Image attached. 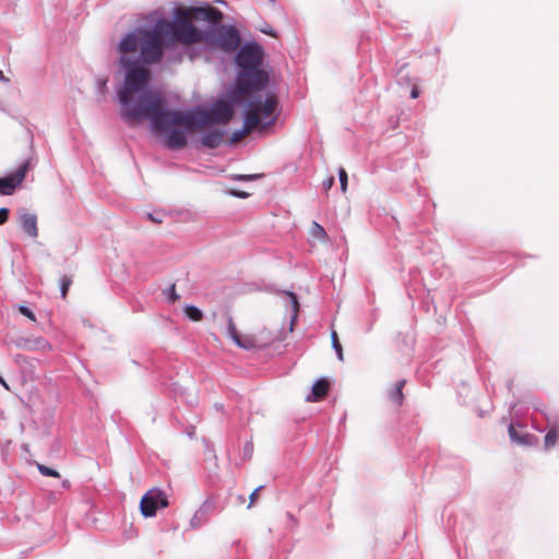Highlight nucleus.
I'll use <instances>...</instances> for the list:
<instances>
[{"instance_id":"obj_1","label":"nucleus","mask_w":559,"mask_h":559,"mask_svg":"<svg viewBox=\"0 0 559 559\" xmlns=\"http://www.w3.org/2000/svg\"><path fill=\"white\" fill-rule=\"evenodd\" d=\"M202 37L203 31L193 25L185 7L174 9L173 21L162 16L152 28L138 27L126 34L117 47L119 64L124 70L123 81L117 90L119 106L154 91L148 84L146 64L162 59L164 45L201 44Z\"/></svg>"},{"instance_id":"obj_2","label":"nucleus","mask_w":559,"mask_h":559,"mask_svg":"<svg viewBox=\"0 0 559 559\" xmlns=\"http://www.w3.org/2000/svg\"><path fill=\"white\" fill-rule=\"evenodd\" d=\"M120 116L129 126L148 120L151 130L163 135L166 147L180 150L188 144V135L193 131L213 123H227L233 117V108L218 100L207 109L174 110L159 92L153 91L120 105Z\"/></svg>"},{"instance_id":"obj_3","label":"nucleus","mask_w":559,"mask_h":559,"mask_svg":"<svg viewBox=\"0 0 559 559\" xmlns=\"http://www.w3.org/2000/svg\"><path fill=\"white\" fill-rule=\"evenodd\" d=\"M263 59V50L255 43H247L236 56V63L239 68L237 92L239 94L249 91H262L267 84L269 75L260 69Z\"/></svg>"},{"instance_id":"obj_4","label":"nucleus","mask_w":559,"mask_h":559,"mask_svg":"<svg viewBox=\"0 0 559 559\" xmlns=\"http://www.w3.org/2000/svg\"><path fill=\"white\" fill-rule=\"evenodd\" d=\"M277 99L274 95L267 94L263 97L259 94L252 97L245 109L243 126L233 133L231 141L241 140L258 127L265 129L273 124L277 118Z\"/></svg>"},{"instance_id":"obj_5","label":"nucleus","mask_w":559,"mask_h":559,"mask_svg":"<svg viewBox=\"0 0 559 559\" xmlns=\"http://www.w3.org/2000/svg\"><path fill=\"white\" fill-rule=\"evenodd\" d=\"M201 44L234 52L240 46V36L234 26L217 23L203 31Z\"/></svg>"},{"instance_id":"obj_6","label":"nucleus","mask_w":559,"mask_h":559,"mask_svg":"<svg viewBox=\"0 0 559 559\" xmlns=\"http://www.w3.org/2000/svg\"><path fill=\"white\" fill-rule=\"evenodd\" d=\"M166 507H168L167 495L159 488L150 489L140 501V510L144 518L155 516L159 508Z\"/></svg>"},{"instance_id":"obj_7","label":"nucleus","mask_w":559,"mask_h":559,"mask_svg":"<svg viewBox=\"0 0 559 559\" xmlns=\"http://www.w3.org/2000/svg\"><path fill=\"white\" fill-rule=\"evenodd\" d=\"M32 158L24 160L19 168L12 174L0 178V195H12L16 188H19L28 169L31 168Z\"/></svg>"},{"instance_id":"obj_8","label":"nucleus","mask_w":559,"mask_h":559,"mask_svg":"<svg viewBox=\"0 0 559 559\" xmlns=\"http://www.w3.org/2000/svg\"><path fill=\"white\" fill-rule=\"evenodd\" d=\"M192 19L205 21L211 25H215L223 19V13L211 5L203 7H185Z\"/></svg>"},{"instance_id":"obj_9","label":"nucleus","mask_w":559,"mask_h":559,"mask_svg":"<svg viewBox=\"0 0 559 559\" xmlns=\"http://www.w3.org/2000/svg\"><path fill=\"white\" fill-rule=\"evenodd\" d=\"M15 347L24 350H47L50 345L44 337H17L12 340Z\"/></svg>"},{"instance_id":"obj_10","label":"nucleus","mask_w":559,"mask_h":559,"mask_svg":"<svg viewBox=\"0 0 559 559\" xmlns=\"http://www.w3.org/2000/svg\"><path fill=\"white\" fill-rule=\"evenodd\" d=\"M224 135H225L224 130H219V129L209 130L202 135L201 144L204 147L216 148L223 142Z\"/></svg>"},{"instance_id":"obj_11","label":"nucleus","mask_w":559,"mask_h":559,"mask_svg":"<svg viewBox=\"0 0 559 559\" xmlns=\"http://www.w3.org/2000/svg\"><path fill=\"white\" fill-rule=\"evenodd\" d=\"M22 229L32 238L38 236L37 217L35 214L24 212L20 215Z\"/></svg>"},{"instance_id":"obj_12","label":"nucleus","mask_w":559,"mask_h":559,"mask_svg":"<svg viewBox=\"0 0 559 559\" xmlns=\"http://www.w3.org/2000/svg\"><path fill=\"white\" fill-rule=\"evenodd\" d=\"M227 334L234 341V343L240 348L249 349L253 346L252 341L250 338L242 340L240 337L236 329V325L230 317L228 318L227 321Z\"/></svg>"},{"instance_id":"obj_13","label":"nucleus","mask_w":559,"mask_h":559,"mask_svg":"<svg viewBox=\"0 0 559 559\" xmlns=\"http://www.w3.org/2000/svg\"><path fill=\"white\" fill-rule=\"evenodd\" d=\"M329 390V382L325 379H319L316 381V383L312 385V392L310 395L307 396L308 402H314L321 400L323 396L326 395Z\"/></svg>"},{"instance_id":"obj_14","label":"nucleus","mask_w":559,"mask_h":559,"mask_svg":"<svg viewBox=\"0 0 559 559\" xmlns=\"http://www.w3.org/2000/svg\"><path fill=\"white\" fill-rule=\"evenodd\" d=\"M405 380H399L394 388L390 391L389 397L390 400L395 403L397 406H401L403 404L404 395H403V388L405 385Z\"/></svg>"},{"instance_id":"obj_15","label":"nucleus","mask_w":559,"mask_h":559,"mask_svg":"<svg viewBox=\"0 0 559 559\" xmlns=\"http://www.w3.org/2000/svg\"><path fill=\"white\" fill-rule=\"evenodd\" d=\"M286 299H287V306L290 308L292 311V322L290 326H293L295 319L297 318L298 310H299V302L297 299V296L294 293H285ZM293 328H290L292 330Z\"/></svg>"},{"instance_id":"obj_16","label":"nucleus","mask_w":559,"mask_h":559,"mask_svg":"<svg viewBox=\"0 0 559 559\" xmlns=\"http://www.w3.org/2000/svg\"><path fill=\"white\" fill-rule=\"evenodd\" d=\"M508 432H509L510 439L518 444L530 445L532 443L531 442L532 436L528 433H524L521 437H516V429L514 428L513 425L509 426Z\"/></svg>"},{"instance_id":"obj_17","label":"nucleus","mask_w":559,"mask_h":559,"mask_svg":"<svg viewBox=\"0 0 559 559\" xmlns=\"http://www.w3.org/2000/svg\"><path fill=\"white\" fill-rule=\"evenodd\" d=\"M183 311L191 321L198 322L203 318L202 311L195 306L188 305L183 308Z\"/></svg>"},{"instance_id":"obj_18","label":"nucleus","mask_w":559,"mask_h":559,"mask_svg":"<svg viewBox=\"0 0 559 559\" xmlns=\"http://www.w3.org/2000/svg\"><path fill=\"white\" fill-rule=\"evenodd\" d=\"M310 233L312 237L320 240H325L328 238L325 229L317 222H312Z\"/></svg>"},{"instance_id":"obj_19","label":"nucleus","mask_w":559,"mask_h":559,"mask_svg":"<svg viewBox=\"0 0 559 559\" xmlns=\"http://www.w3.org/2000/svg\"><path fill=\"white\" fill-rule=\"evenodd\" d=\"M331 341H332V347L333 349L335 350L336 355H337V358L340 360H343L344 357H343V348H342V345L338 341V337H337V334L335 331H332L331 333Z\"/></svg>"},{"instance_id":"obj_20","label":"nucleus","mask_w":559,"mask_h":559,"mask_svg":"<svg viewBox=\"0 0 559 559\" xmlns=\"http://www.w3.org/2000/svg\"><path fill=\"white\" fill-rule=\"evenodd\" d=\"M557 439H558V432L556 429H550L546 436H545V448L546 449H549L551 447H554L557 442Z\"/></svg>"},{"instance_id":"obj_21","label":"nucleus","mask_w":559,"mask_h":559,"mask_svg":"<svg viewBox=\"0 0 559 559\" xmlns=\"http://www.w3.org/2000/svg\"><path fill=\"white\" fill-rule=\"evenodd\" d=\"M164 295L166 296L169 304H174L179 299V295L176 293L175 284L170 285L168 288L164 290Z\"/></svg>"},{"instance_id":"obj_22","label":"nucleus","mask_w":559,"mask_h":559,"mask_svg":"<svg viewBox=\"0 0 559 559\" xmlns=\"http://www.w3.org/2000/svg\"><path fill=\"white\" fill-rule=\"evenodd\" d=\"M72 284V281L70 277L68 276H62L61 280H60V293H61V297L62 298H66L67 294H68V290H69V287L71 286Z\"/></svg>"},{"instance_id":"obj_23","label":"nucleus","mask_w":559,"mask_h":559,"mask_svg":"<svg viewBox=\"0 0 559 559\" xmlns=\"http://www.w3.org/2000/svg\"><path fill=\"white\" fill-rule=\"evenodd\" d=\"M37 467H38L39 473L41 475H44V476H51V477H59L60 476L59 473L56 469H52V468H50L48 466H45L43 464H38Z\"/></svg>"},{"instance_id":"obj_24","label":"nucleus","mask_w":559,"mask_h":559,"mask_svg":"<svg viewBox=\"0 0 559 559\" xmlns=\"http://www.w3.org/2000/svg\"><path fill=\"white\" fill-rule=\"evenodd\" d=\"M108 79L99 76L96 79V87L99 94H104L107 88Z\"/></svg>"},{"instance_id":"obj_25","label":"nucleus","mask_w":559,"mask_h":559,"mask_svg":"<svg viewBox=\"0 0 559 559\" xmlns=\"http://www.w3.org/2000/svg\"><path fill=\"white\" fill-rule=\"evenodd\" d=\"M340 185L343 192L347 190V174L344 168L338 170Z\"/></svg>"},{"instance_id":"obj_26","label":"nucleus","mask_w":559,"mask_h":559,"mask_svg":"<svg viewBox=\"0 0 559 559\" xmlns=\"http://www.w3.org/2000/svg\"><path fill=\"white\" fill-rule=\"evenodd\" d=\"M19 311L23 316L27 317L29 320H32V321L36 320L34 312L28 307L21 305V306H19Z\"/></svg>"},{"instance_id":"obj_27","label":"nucleus","mask_w":559,"mask_h":559,"mask_svg":"<svg viewBox=\"0 0 559 559\" xmlns=\"http://www.w3.org/2000/svg\"><path fill=\"white\" fill-rule=\"evenodd\" d=\"M9 217V210L7 207L0 209V225L4 224Z\"/></svg>"},{"instance_id":"obj_28","label":"nucleus","mask_w":559,"mask_h":559,"mask_svg":"<svg viewBox=\"0 0 559 559\" xmlns=\"http://www.w3.org/2000/svg\"><path fill=\"white\" fill-rule=\"evenodd\" d=\"M257 177H258V175H238V176H235L234 179L242 180V181H250V180H254Z\"/></svg>"},{"instance_id":"obj_29","label":"nucleus","mask_w":559,"mask_h":559,"mask_svg":"<svg viewBox=\"0 0 559 559\" xmlns=\"http://www.w3.org/2000/svg\"><path fill=\"white\" fill-rule=\"evenodd\" d=\"M262 488H263V486H259V487H258V488H255V489L253 490V492L250 495V497H249V498H250V502H249L248 508H251V507H252V504L254 503V501H255V499H257V495H258V492H259Z\"/></svg>"},{"instance_id":"obj_30","label":"nucleus","mask_w":559,"mask_h":559,"mask_svg":"<svg viewBox=\"0 0 559 559\" xmlns=\"http://www.w3.org/2000/svg\"><path fill=\"white\" fill-rule=\"evenodd\" d=\"M334 185V177H330L325 179L322 183L324 190H330Z\"/></svg>"},{"instance_id":"obj_31","label":"nucleus","mask_w":559,"mask_h":559,"mask_svg":"<svg viewBox=\"0 0 559 559\" xmlns=\"http://www.w3.org/2000/svg\"><path fill=\"white\" fill-rule=\"evenodd\" d=\"M230 194L234 197H237V198H241V199H246L249 197V193H247L245 191H238V190L230 191Z\"/></svg>"},{"instance_id":"obj_32","label":"nucleus","mask_w":559,"mask_h":559,"mask_svg":"<svg viewBox=\"0 0 559 559\" xmlns=\"http://www.w3.org/2000/svg\"><path fill=\"white\" fill-rule=\"evenodd\" d=\"M147 217H148V219H151L152 222H155V223H159V222H160V219H159V218H157L156 216H154V215H153V214H151V213H147Z\"/></svg>"},{"instance_id":"obj_33","label":"nucleus","mask_w":559,"mask_h":559,"mask_svg":"<svg viewBox=\"0 0 559 559\" xmlns=\"http://www.w3.org/2000/svg\"><path fill=\"white\" fill-rule=\"evenodd\" d=\"M0 81L4 82V83L9 82V79L4 75V73L1 70H0Z\"/></svg>"},{"instance_id":"obj_34","label":"nucleus","mask_w":559,"mask_h":559,"mask_svg":"<svg viewBox=\"0 0 559 559\" xmlns=\"http://www.w3.org/2000/svg\"><path fill=\"white\" fill-rule=\"evenodd\" d=\"M411 97H412V98H417V97H418V91H417V88H413V90H412Z\"/></svg>"},{"instance_id":"obj_35","label":"nucleus","mask_w":559,"mask_h":559,"mask_svg":"<svg viewBox=\"0 0 559 559\" xmlns=\"http://www.w3.org/2000/svg\"><path fill=\"white\" fill-rule=\"evenodd\" d=\"M0 384H1L2 386H4L7 390H9V385H8V383L5 382V380H4L1 376H0Z\"/></svg>"},{"instance_id":"obj_36","label":"nucleus","mask_w":559,"mask_h":559,"mask_svg":"<svg viewBox=\"0 0 559 559\" xmlns=\"http://www.w3.org/2000/svg\"><path fill=\"white\" fill-rule=\"evenodd\" d=\"M263 33L269 34V35H274V34L272 33V31H271V29H269V28L263 29Z\"/></svg>"},{"instance_id":"obj_37","label":"nucleus","mask_w":559,"mask_h":559,"mask_svg":"<svg viewBox=\"0 0 559 559\" xmlns=\"http://www.w3.org/2000/svg\"><path fill=\"white\" fill-rule=\"evenodd\" d=\"M194 523H198V520H195V518H194V519H192V521H191V525H192V526H194V525H195Z\"/></svg>"},{"instance_id":"obj_38","label":"nucleus","mask_w":559,"mask_h":559,"mask_svg":"<svg viewBox=\"0 0 559 559\" xmlns=\"http://www.w3.org/2000/svg\"><path fill=\"white\" fill-rule=\"evenodd\" d=\"M194 523H198V520H195V518H194V519H192V521H191V525H192V526H194V525H195Z\"/></svg>"}]
</instances>
